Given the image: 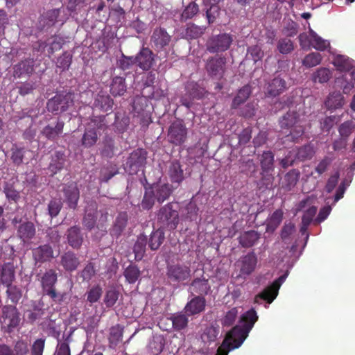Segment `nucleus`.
I'll use <instances>...</instances> for the list:
<instances>
[{
    "label": "nucleus",
    "instance_id": "nucleus-1",
    "mask_svg": "<svg viewBox=\"0 0 355 355\" xmlns=\"http://www.w3.org/2000/svg\"><path fill=\"white\" fill-rule=\"evenodd\" d=\"M258 320L257 312L251 309L241 316L242 326L236 325L230 331L215 355H227L231 349L239 348Z\"/></svg>",
    "mask_w": 355,
    "mask_h": 355
},
{
    "label": "nucleus",
    "instance_id": "nucleus-2",
    "mask_svg": "<svg viewBox=\"0 0 355 355\" xmlns=\"http://www.w3.org/2000/svg\"><path fill=\"white\" fill-rule=\"evenodd\" d=\"M178 208V203L173 202L160 207L157 214V219L161 228L170 231L177 228L180 221Z\"/></svg>",
    "mask_w": 355,
    "mask_h": 355
},
{
    "label": "nucleus",
    "instance_id": "nucleus-3",
    "mask_svg": "<svg viewBox=\"0 0 355 355\" xmlns=\"http://www.w3.org/2000/svg\"><path fill=\"white\" fill-rule=\"evenodd\" d=\"M233 41V35L230 33L212 35L206 41V51L212 54L225 52L230 48Z\"/></svg>",
    "mask_w": 355,
    "mask_h": 355
},
{
    "label": "nucleus",
    "instance_id": "nucleus-4",
    "mask_svg": "<svg viewBox=\"0 0 355 355\" xmlns=\"http://www.w3.org/2000/svg\"><path fill=\"white\" fill-rule=\"evenodd\" d=\"M73 93L70 92L58 93L47 101L46 108L49 112L58 114L68 110L73 105Z\"/></svg>",
    "mask_w": 355,
    "mask_h": 355
},
{
    "label": "nucleus",
    "instance_id": "nucleus-5",
    "mask_svg": "<svg viewBox=\"0 0 355 355\" xmlns=\"http://www.w3.org/2000/svg\"><path fill=\"white\" fill-rule=\"evenodd\" d=\"M226 64V56L222 54H216L209 56L206 60L205 69L209 77L220 80L225 75Z\"/></svg>",
    "mask_w": 355,
    "mask_h": 355
},
{
    "label": "nucleus",
    "instance_id": "nucleus-6",
    "mask_svg": "<svg viewBox=\"0 0 355 355\" xmlns=\"http://www.w3.org/2000/svg\"><path fill=\"white\" fill-rule=\"evenodd\" d=\"M58 280V275L55 270H46L41 277V285L43 291L53 301L60 302L63 300V294L58 293L55 288V284Z\"/></svg>",
    "mask_w": 355,
    "mask_h": 355
},
{
    "label": "nucleus",
    "instance_id": "nucleus-7",
    "mask_svg": "<svg viewBox=\"0 0 355 355\" xmlns=\"http://www.w3.org/2000/svg\"><path fill=\"white\" fill-rule=\"evenodd\" d=\"M188 130L182 120H175L169 126L168 141L174 146H180L187 139Z\"/></svg>",
    "mask_w": 355,
    "mask_h": 355
},
{
    "label": "nucleus",
    "instance_id": "nucleus-8",
    "mask_svg": "<svg viewBox=\"0 0 355 355\" xmlns=\"http://www.w3.org/2000/svg\"><path fill=\"white\" fill-rule=\"evenodd\" d=\"M288 271L279 278L275 280L270 285L265 288L262 292L257 295L254 297V302L260 304L261 300L266 301L268 304H271L277 297L279 289L282 284L286 280L288 276Z\"/></svg>",
    "mask_w": 355,
    "mask_h": 355
},
{
    "label": "nucleus",
    "instance_id": "nucleus-9",
    "mask_svg": "<svg viewBox=\"0 0 355 355\" xmlns=\"http://www.w3.org/2000/svg\"><path fill=\"white\" fill-rule=\"evenodd\" d=\"M166 275L171 282L180 283L189 281L191 277V269L185 265H170L167 267Z\"/></svg>",
    "mask_w": 355,
    "mask_h": 355
},
{
    "label": "nucleus",
    "instance_id": "nucleus-10",
    "mask_svg": "<svg viewBox=\"0 0 355 355\" xmlns=\"http://www.w3.org/2000/svg\"><path fill=\"white\" fill-rule=\"evenodd\" d=\"M2 318L3 325L7 327L8 331L17 327L20 320L17 308L11 305L3 308Z\"/></svg>",
    "mask_w": 355,
    "mask_h": 355
},
{
    "label": "nucleus",
    "instance_id": "nucleus-11",
    "mask_svg": "<svg viewBox=\"0 0 355 355\" xmlns=\"http://www.w3.org/2000/svg\"><path fill=\"white\" fill-rule=\"evenodd\" d=\"M64 201L70 209H76L80 198V191L76 183L64 184L62 188Z\"/></svg>",
    "mask_w": 355,
    "mask_h": 355
},
{
    "label": "nucleus",
    "instance_id": "nucleus-12",
    "mask_svg": "<svg viewBox=\"0 0 355 355\" xmlns=\"http://www.w3.org/2000/svg\"><path fill=\"white\" fill-rule=\"evenodd\" d=\"M146 151L143 148H137L132 152L127 160V166L130 173H137L146 163Z\"/></svg>",
    "mask_w": 355,
    "mask_h": 355
},
{
    "label": "nucleus",
    "instance_id": "nucleus-13",
    "mask_svg": "<svg viewBox=\"0 0 355 355\" xmlns=\"http://www.w3.org/2000/svg\"><path fill=\"white\" fill-rule=\"evenodd\" d=\"M189 291L192 295L202 297L207 295L211 291L209 279L205 277L193 279L189 286Z\"/></svg>",
    "mask_w": 355,
    "mask_h": 355
},
{
    "label": "nucleus",
    "instance_id": "nucleus-14",
    "mask_svg": "<svg viewBox=\"0 0 355 355\" xmlns=\"http://www.w3.org/2000/svg\"><path fill=\"white\" fill-rule=\"evenodd\" d=\"M288 89L286 81L277 76L270 80L266 87V95L270 97H276Z\"/></svg>",
    "mask_w": 355,
    "mask_h": 355
},
{
    "label": "nucleus",
    "instance_id": "nucleus-15",
    "mask_svg": "<svg viewBox=\"0 0 355 355\" xmlns=\"http://www.w3.org/2000/svg\"><path fill=\"white\" fill-rule=\"evenodd\" d=\"M206 299L202 296L194 295L185 305L184 312L187 315L193 316L201 313L205 310Z\"/></svg>",
    "mask_w": 355,
    "mask_h": 355
},
{
    "label": "nucleus",
    "instance_id": "nucleus-16",
    "mask_svg": "<svg viewBox=\"0 0 355 355\" xmlns=\"http://www.w3.org/2000/svg\"><path fill=\"white\" fill-rule=\"evenodd\" d=\"M135 58L137 65L144 71L149 70L155 61L153 51L143 47Z\"/></svg>",
    "mask_w": 355,
    "mask_h": 355
},
{
    "label": "nucleus",
    "instance_id": "nucleus-17",
    "mask_svg": "<svg viewBox=\"0 0 355 355\" xmlns=\"http://www.w3.org/2000/svg\"><path fill=\"white\" fill-rule=\"evenodd\" d=\"M241 275H250L255 270L257 257L254 252L248 253L239 261Z\"/></svg>",
    "mask_w": 355,
    "mask_h": 355
},
{
    "label": "nucleus",
    "instance_id": "nucleus-18",
    "mask_svg": "<svg viewBox=\"0 0 355 355\" xmlns=\"http://www.w3.org/2000/svg\"><path fill=\"white\" fill-rule=\"evenodd\" d=\"M80 264L79 257L72 251L64 252L60 256V265L67 272H73L78 269Z\"/></svg>",
    "mask_w": 355,
    "mask_h": 355
},
{
    "label": "nucleus",
    "instance_id": "nucleus-19",
    "mask_svg": "<svg viewBox=\"0 0 355 355\" xmlns=\"http://www.w3.org/2000/svg\"><path fill=\"white\" fill-rule=\"evenodd\" d=\"M150 40L157 49L162 50L169 44L171 37L164 28L159 27L153 31Z\"/></svg>",
    "mask_w": 355,
    "mask_h": 355
},
{
    "label": "nucleus",
    "instance_id": "nucleus-20",
    "mask_svg": "<svg viewBox=\"0 0 355 355\" xmlns=\"http://www.w3.org/2000/svg\"><path fill=\"white\" fill-rule=\"evenodd\" d=\"M150 189L159 203H163L171 196L173 191V186L170 184H156L150 186Z\"/></svg>",
    "mask_w": 355,
    "mask_h": 355
},
{
    "label": "nucleus",
    "instance_id": "nucleus-21",
    "mask_svg": "<svg viewBox=\"0 0 355 355\" xmlns=\"http://www.w3.org/2000/svg\"><path fill=\"white\" fill-rule=\"evenodd\" d=\"M35 262L45 263L50 261L53 257V250L50 245L44 244L34 248L32 251Z\"/></svg>",
    "mask_w": 355,
    "mask_h": 355
},
{
    "label": "nucleus",
    "instance_id": "nucleus-22",
    "mask_svg": "<svg viewBox=\"0 0 355 355\" xmlns=\"http://www.w3.org/2000/svg\"><path fill=\"white\" fill-rule=\"evenodd\" d=\"M168 174L172 183H177L179 186L185 179L183 166L180 161L173 160L169 165Z\"/></svg>",
    "mask_w": 355,
    "mask_h": 355
},
{
    "label": "nucleus",
    "instance_id": "nucleus-23",
    "mask_svg": "<svg viewBox=\"0 0 355 355\" xmlns=\"http://www.w3.org/2000/svg\"><path fill=\"white\" fill-rule=\"evenodd\" d=\"M17 236L24 242H29L36 233L35 225L31 221H25L17 227Z\"/></svg>",
    "mask_w": 355,
    "mask_h": 355
},
{
    "label": "nucleus",
    "instance_id": "nucleus-24",
    "mask_svg": "<svg viewBox=\"0 0 355 355\" xmlns=\"http://www.w3.org/2000/svg\"><path fill=\"white\" fill-rule=\"evenodd\" d=\"M67 239L69 245L73 249H79L83 243V236L81 234L80 227L74 225L67 231Z\"/></svg>",
    "mask_w": 355,
    "mask_h": 355
},
{
    "label": "nucleus",
    "instance_id": "nucleus-25",
    "mask_svg": "<svg viewBox=\"0 0 355 355\" xmlns=\"http://www.w3.org/2000/svg\"><path fill=\"white\" fill-rule=\"evenodd\" d=\"M67 159L64 152L57 150L51 156L49 169L53 175H55L64 168Z\"/></svg>",
    "mask_w": 355,
    "mask_h": 355
},
{
    "label": "nucleus",
    "instance_id": "nucleus-26",
    "mask_svg": "<svg viewBox=\"0 0 355 355\" xmlns=\"http://www.w3.org/2000/svg\"><path fill=\"white\" fill-rule=\"evenodd\" d=\"M64 126V122L60 119H58L54 127L51 125H47L42 129L41 133L47 139L55 141L62 133Z\"/></svg>",
    "mask_w": 355,
    "mask_h": 355
},
{
    "label": "nucleus",
    "instance_id": "nucleus-27",
    "mask_svg": "<svg viewBox=\"0 0 355 355\" xmlns=\"http://www.w3.org/2000/svg\"><path fill=\"white\" fill-rule=\"evenodd\" d=\"M300 173L297 169H291L287 172L281 182V188L285 191H291L299 180Z\"/></svg>",
    "mask_w": 355,
    "mask_h": 355
},
{
    "label": "nucleus",
    "instance_id": "nucleus-28",
    "mask_svg": "<svg viewBox=\"0 0 355 355\" xmlns=\"http://www.w3.org/2000/svg\"><path fill=\"white\" fill-rule=\"evenodd\" d=\"M97 204L95 202L91 204L85 209V215L83 219V225L89 230H92L96 223Z\"/></svg>",
    "mask_w": 355,
    "mask_h": 355
},
{
    "label": "nucleus",
    "instance_id": "nucleus-29",
    "mask_svg": "<svg viewBox=\"0 0 355 355\" xmlns=\"http://www.w3.org/2000/svg\"><path fill=\"white\" fill-rule=\"evenodd\" d=\"M260 239V234L255 230L243 232L238 238L239 244L245 248L254 245Z\"/></svg>",
    "mask_w": 355,
    "mask_h": 355
},
{
    "label": "nucleus",
    "instance_id": "nucleus-30",
    "mask_svg": "<svg viewBox=\"0 0 355 355\" xmlns=\"http://www.w3.org/2000/svg\"><path fill=\"white\" fill-rule=\"evenodd\" d=\"M127 90L125 78L121 76H115L112 79L110 85V92L114 96H123Z\"/></svg>",
    "mask_w": 355,
    "mask_h": 355
},
{
    "label": "nucleus",
    "instance_id": "nucleus-31",
    "mask_svg": "<svg viewBox=\"0 0 355 355\" xmlns=\"http://www.w3.org/2000/svg\"><path fill=\"white\" fill-rule=\"evenodd\" d=\"M296 160L304 162L310 160L315 155L314 147L311 144H305L292 150Z\"/></svg>",
    "mask_w": 355,
    "mask_h": 355
},
{
    "label": "nucleus",
    "instance_id": "nucleus-32",
    "mask_svg": "<svg viewBox=\"0 0 355 355\" xmlns=\"http://www.w3.org/2000/svg\"><path fill=\"white\" fill-rule=\"evenodd\" d=\"M128 220L127 212L121 211L117 215L111 229V234L116 237L119 236L125 230Z\"/></svg>",
    "mask_w": 355,
    "mask_h": 355
},
{
    "label": "nucleus",
    "instance_id": "nucleus-33",
    "mask_svg": "<svg viewBox=\"0 0 355 355\" xmlns=\"http://www.w3.org/2000/svg\"><path fill=\"white\" fill-rule=\"evenodd\" d=\"M299 114L297 112L289 111L285 114L279 121V126L282 130H288L291 128L299 123Z\"/></svg>",
    "mask_w": 355,
    "mask_h": 355
},
{
    "label": "nucleus",
    "instance_id": "nucleus-34",
    "mask_svg": "<svg viewBox=\"0 0 355 355\" xmlns=\"http://www.w3.org/2000/svg\"><path fill=\"white\" fill-rule=\"evenodd\" d=\"M34 71V64L33 60H22L14 67V75L17 78H21L25 75H31Z\"/></svg>",
    "mask_w": 355,
    "mask_h": 355
},
{
    "label": "nucleus",
    "instance_id": "nucleus-35",
    "mask_svg": "<svg viewBox=\"0 0 355 355\" xmlns=\"http://www.w3.org/2000/svg\"><path fill=\"white\" fill-rule=\"evenodd\" d=\"M252 94V89L249 85H244L237 92L232 102L231 108L236 109L243 104Z\"/></svg>",
    "mask_w": 355,
    "mask_h": 355
},
{
    "label": "nucleus",
    "instance_id": "nucleus-36",
    "mask_svg": "<svg viewBox=\"0 0 355 355\" xmlns=\"http://www.w3.org/2000/svg\"><path fill=\"white\" fill-rule=\"evenodd\" d=\"M15 268L11 263H5L1 266V272L0 276V280L1 284L6 286L12 284L15 279Z\"/></svg>",
    "mask_w": 355,
    "mask_h": 355
},
{
    "label": "nucleus",
    "instance_id": "nucleus-37",
    "mask_svg": "<svg viewBox=\"0 0 355 355\" xmlns=\"http://www.w3.org/2000/svg\"><path fill=\"white\" fill-rule=\"evenodd\" d=\"M114 101L107 94H98L94 103V106L103 112H108L112 110Z\"/></svg>",
    "mask_w": 355,
    "mask_h": 355
},
{
    "label": "nucleus",
    "instance_id": "nucleus-38",
    "mask_svg": "<svg viewBox=\"0 0 355 355\" xmlns=\"http://www.w3.org/2000/svg\"><path fill=\"white\" fill-rule=\"evenodd\" d=\"M124 327L117 324L110 329L108 340L110 347H115L121 340Z\"/></svg>",
    "mask_w": 355,
    "mask_h": 355
},
{
    "label": "nucleus",
    "instance_id": "nucleus-39",
    "mask_svg": "<svg viewBox=\"0 0 355 355\" xmlns=\"http://www.w3.org/2000/svg\"><path fill=\"white\" fill-rule=\"evenodd\" d=\"M98 139L96 130L94 128L87 127L83 135L81 144L85 148H89L96 144Z\"/></svg>",
    "mask_w": 355,
    "mask_h": 355
},
{
    "label": "nucleus",
    "instance_id": "nucleus-40",
    "mask_svg": "<svg viewBox=\"0 0 355 355\" xmlns=\"http://www.w3.org/2000/svg\"><path fill=\"white\" fill-rule=\"evenodd\" d=\"M259 160L261 171H274L275 155L272 151H263Z\"/></svg>",
    "mask_w": 355,
    "mask_h": 355
},
{
    "label": "nucleus",
    "instance_id": "nucleus-41",
    "mask_svg": "<svg viewBox=\"0 0 355 355\" xmlns=\"http://www.w3.org/2000/svg\"><path fill=\"white\" fill-rule=\"evenodd\" d=\"M188 316L185 313H183L182 312L172 315L170 320L172 322L173 328L177 331L184 329L188 325Z\"/></svg>",
    "mask_w": 355,
    "mask_h": 355
},
{
    "label": "nucleus",
    "instance_id": "nucleus-42",
    "mask_svg": "<svg viewBox=\"0 0 355 355\" xmlns=\"http://www.w3.org/2000/svg\"><path fill=\"white\" fill-rule=\"evenodd\" d=\"M164 232L160 227L153 231L150 236L148 246L152 250H157L164 241Z\"/></svg>",
    "mask_w": 355,
    "mask_h": 355
},
{
    "label": "nucleus",
    "instance_id": "nucleus-43",
    "mask_svg": "<svg viewBox=\"0 0 355 355\" xmlns=\"http://www.w3.org/2000/svg\"><path fill=\"white\" fill-rule=\"evenodd\" d=\"M146 244L147 236L144 234L138 236L133 248V252L135 253L136 260H141L144 257L146 252Z\"/></svg>",
    "mask_w": 355,
    "mask_h": 355
},
{
    "label": "nucleus",
    "instance_id": "nucleus-44",
    "mask_svg": "<svg viewBox=\"0 0 355 355\" xmlns=\"http://www.w3.org/2000/svg\"><path fill=\"white\" fill-rule=\"evenodd\" d=\"M288 130L289 133L286 134L285 136L286 139L293 143H298L304 134L305 129L300 122Z\"/></svg>",
    "mask_w": 355,
    "mask_h": 355
},
{
    "label": "nucleus",
    "instance_id": "nucleus-45",
    "mask_svg": "<svg viewBox=\"0 0 355 355\" xmlns=\"http://www.w3.org/2000/svg\"><path fill=\"white\" fill-rule=\"evenodd\" d=\"M333 64L340 71H348L353 67V60L342 55H337Z\"/></svg>",
    "mask_w": 355,
    "mask_h": 355
},
{
    "label": "nucleus",
    "instance_id": "nucleus-46",
    "mask_svg": "<svg viewBox=\"0 0 355 355\" xmlns=\"http://www.w3.org/2000/svg\"><path fill=\"white\" fill-rule=\"evenodd\" d=\"M309 33L310 34L312 40L311 47L320 51H323L329 47L330 44L329 41L322 38L312 29L309 30Z\"/></svg>",
    "mask_w": 355,
    "mask_h": 355
},
{
    "label": "nucleus",
    "instance_id": "nucleus-47",
    "mask_svg": "<svg viewBox=\"0 0 355 355\" xmlns=\"http://www.w3.org/2000/svg\"><path fill=\"white\" fill-rule=\"evenodd\" d=\"M60 12L61 8L47 10L42 15L41 21H43L44 26H52L57 21H58V17L60 14Z\"/></svg>",
    "mask_w": 355,
    "mask_h": 355
},
{
    "label": "nucleus",
    "instance_id": "nucleus-48",
    "mask_svg": "<svg viewBox=\"0 0 355 355\" xmlns=\"http://www.w3.org/2000/svg\"><path fill=\"white\" fill-rule=\"evenodd\" d=\"M156 198L150 187L145 188V192L140 206L143 210H150L155 205Z\"/></svg>",
    "mask_w": 355,
    "mask_h": 355
},
{
    "label": "nucleus",
    "instance_id": "nucleus-49",
    "mask_svg": "<svg viewBox=\"0 0 355 355\" xmlns=\"http://www.w3.org/2000/svg\"><path fill=\"white\" fill-rule=\"evenodd\" d=\"M331 76L332 73L328 68L321 67L313 73L312 80L315 83H325L329 80Z\"/></svg>",
    "mask_w": 355,
    "mask_h": 355
},
{
    "label": "nucleus",
    "instance_id": "nucleus-50",
    "mask_svg": "<svg viewBox=\"0 0 355 355\" xmlns=\"http://www.w3.org/2000/svg\"><path fill=\"white\" fill-rule=\"evenodd\" d=\"M322 57L320 53L317 52H311L304 58L302 64L306 68H311L320 64L322 62Z\"/></svg>",
    "mask_w": 355,
    "mask_h": 355
},
{
    "label": "nucleus",
    "instance_id": "nucleus-51",
    "mask_svg": "<svg viewBox=\"0 0 355 355\" xmlns=\"http://www.w3.org/2000/svg\"><path fill=\"white\" fill-rule=\"evenodd\" d=\"M272 173L273 171H261V178L257 183L259 189H271L272 187L273 182L275 180V177Z\"/></svg>",
    "mask_w": 355,
    "mask_h": 355
},
{
    "label": "nucleus",
    "instance_id": "nucleus-52",
    "mask_svg": "<svg viewBox=\"0 0 355 355\" xmlns=\"http://www.w3.org/2000/svg\"><path fill=\"white\" fill-rule=\"evenodd\" d=\"M343 105V96L339 92L329 94L325 101V105L328 109H337Z\"/></svg>",
    "mask_w": 355,
    "mask_h": 355
},
{
    "label": "nucleus",
    "instance_id": "nucleus-53",
    "mask_svg": "<svg viewBox=\"0 0 355 355\" xmlns=\"http://www.w3.org/2000/svg\"><path fill=\"white\" fill-rule=\"evenodd\" d=\"M205 30L206 28L204 26H199L194 24H189L187 25L185 33L188 39H197L204 34Z\"/></svg>",
    "mask_w": 355,
    "mask_h": 355
},
{
    "label": "nucleus",
    "instance_id": "nucleus-54",
    "mask_svg": "<svg viewBox=\"0 0 355 355\" xmlns=\"http://www.w3.org/2000/svg\"><path fill=\"white\" fill-rule=\"evenodd\" d=\"M277 48L280 53L288 54L294 50V44L291 39L284 37L278 40Z\"/></svg>",
    "mask_w": 355,
    "mask_h": 355
},
{
    "label": "nucleus",
    "instance_id": "nucleus-55",
    "mask_svg": "<svg viewBox=\"0 0 355 355\" xmlns=\"http://www.w3.org/2000/svg\"><path fill=\"white\" fill-rule=\"evenodd\" d=\"M283 211L281 209L275 210L268 220L267 230H275L282 223Z\"/></svg>",
    "mask_w": 355,
    "mask_h": 355
},
{
    "label": "nucleus",
    "instance_id": "nucleus-56",
    "mask_svg": "<svg viewBox=\"0 0 355 355\" xmlns=\"http://www.w3.org/2000/svg\"><path fill=\"white\" fill-rule=\"evenodd\" d=\"M218 334V328L213 326L207 327L204 330V332L202 334L201 338L204 343H210L214 342L217 339Z\"/></svg>",
    "mask_w": 355,
    "mask_h": 355
},
{
    "label": "nucleus",
    "instance_id": "nucleus-57",
    "mask_svg": "<svg viewBox=\"0 0 355 355\" xmlns=\"http://www.w3.org/2000/svg\"><path fill=\"white\" fill-rule=\"evenodd\" d=\"M355 130V123L353 121H347L341 123L338 128L340 137L348 139L349 137Z\"/></svg>",
    "mask_w": 355,
    "mask_h": 355
},
{
    "label": "nucleus",
    "instance_id": "nucleus-58",
    "mask_svg": "<svg viewBox=\"0 0 355 355\" xmlns=\"http://www.w3.org/2000/svg\"><path fill=\"white\" fill-rule=\"evenodd\" d=\"M123 275L130 284H134L140 276V270L136 265H130L125 270Z\"/></svg>",
    "mask_w": 355,
    "mask_h": 355
},
{
    "label": "nucleus",
    "instance_id": "nucleus-59",
    "mask_svg": "<svg viewBox=\"0 0 355 355\" xmlns=\"http://www.w3.org/2000/svg\"><path fill=\"white\" fill-rule=\"evenodd\" d=\"M120 293L115 288H111L106 291L104 296V303L107 308H111L117 302Z\"/></svg>",
    "mask_w": 355,
    "mask_h": 355
},
{
    "label": "nucleus",
    "instance_id": "nucleus-60",
    "mask_svg": "<svg viewBox=\"0 0 355 355\" xmlns=\"http://www.w3.org/2000/svg\"><path fill=\"white\" fill-rule=\"evenodd\" d=\"M103 293L102 288L99 285L92 286L86 293L87 301L90 304L97 302Z\"/></svg>",
    "mask_w": 355,
    "mask_h": 355
},
{
    "label": "nucleus",
    "instance_id": "nucleus-61",
    "mask_svg": "<svg viewBox=\"0 0 355 355\" xmlns=\"http://www.w3.org/2000/svg\"><path fill=\"white\" fill-rule=\"evenodd\" d=\"M87 127L94 128L96 130H104L107 128L105 123V116H93L90 119V122Z\"/></svg>",
    "mask_w": 355,
    "mask_h": 355
},
{
    "label": "nucleus",
    "instance_id": "nucleus-62",
    "mask_svg": "<svg viewBox=\"0 0 355 355\" xmlns=\"http://www.w3.org/2000/svg\"><path fill=\"white\" fill-rule=\"evenodd\" d=\"M199 11V8L195 2H191L184 8L181 15V21H187L193 18Z\"/></svg>",
    "mask_w": 355,
    "mask_h": 355
},
{
    "label": "nucleus",
    "instance_id": "nucleus-63",
    "mask_svg": "<svg viewBox=\"0 0 355 355\" xmlns=\"http://www.w3.org/2000/svg\"><path fill=\"white\" fill-rule=\"evenodd\" d=\"M6 287V293L8 297L13 304H17L22 297L21 290L17 286L12 284L7 286Z\"/></svg>",
    "mask_w": 355,
    "mask_h": 355
},
{
    "label": "nucleus",
    "instance_id": "nucleus-64",
    "mask_svg": "<svg viewBox=\"0 0 355 355\" xmlns=\"http://www.w3.org/2000/svg\"><path fill=\"white\" fill-rule=\"evenodd\" d=\"M135 64V60L133 56H127L123 53L116 62L117 67L123 71L130 70Z\"/></svg>",
    "mask_w": 355,
    "mask_h": 355
}]
</instances>
